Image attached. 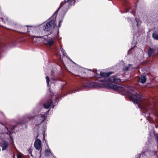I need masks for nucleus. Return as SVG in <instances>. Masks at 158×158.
<instances>
[{"instance_id":"obj_28","label":"nucleus","mask_w":158,"mask_h":158,"mask_svg":"<svg viewBox=\"0 0 158 158\" xmlns=\"http://www.w3.org/2000/svg\"><path fill=\"white\" fill-rule=\"evenodd\" d=\"M157 142H158V137H157Z\"/></svg>"},{"instance_id":"obj_17","label":"nucleus","mask_w":158,"mask_h":158,"mask_svg":"<svg viewBox=\"0 0 158 158\" xmlns=\"http://www.w3.org/2000/svg\"><path fill=\"white\" fill-rule=\"evenodd\" d=\"M46 82L47 84V85L48 86L49 84V82L50 81V79L49 77L48 76H47L46 77Z\"/></svg>"},{"instance_id":"obj_12","label":"nucleus","mask_w":158,"mask_h":158,"mask_svg":"<svg viewBox=\"0 0 158 158\" xmlns=\"http://www.w3.org/2000/svg\"><path fill=\"white\" fill-rule=\"evenodd\" d=\"M152 37L154 40H158V28L153 33Z\"/></svg>"},{"instance_id":"obj_4","label":"nucleus","mask_w":158,"mask_h":158,"mask_svg":"<svg viewBox=\"0 0 158 158\" xmlns=\"http://www.w3.org/2000/svg\"><path fill=\"white\" fill-rule=\"evenodd\" d=\"M35 37L41 38L42 41L46 40L47 41L46 44L49 46H51L53 45L54 42V40L51 38L48 37V35H45L43 36H37Z\"/></svg>"},{"instance_id":"obj_29","label":"nucleus","mask_w":158,"mask_h":158,"mask_svg":"<svg viewBox=\"0 0 158 158\" xmlns=\"http://www.w3.org/2000/svg\"><path fill=\"white\" fill-rule=\"evenodd\" d=\"M28 118H30V117H28Z\"/></svg>"},{"instance_id":"obj_26","label":"nucleus","mask_w":158,"mask_h":158,"mask_svg":"<svg viewBox=\"0 0 158 158\" xmlns=\"http://www.w3.org/2000/svg\"><path fill=\"white\" fill-rule=\"evenodd\" d=\"M43 135H44V134Z\"/></svg>"},{"instance_id":"obj_14","label":"nucleus","mask_w":158,"mask_h":158,"mask_svg":"<svg viewBox=\"0 0 158 158\" xmlns=\"http://www.w3.org/2000/svg\"><path fill=\"white\" fill-rule=\"evenodd\" d=\"M112 73L111 72H109L108 73L101 72L100 73V75L102 76L107 77L110 75Z\"/></svg>"},{"instance_id":"obj_16","label":"nucleus","mask_w":158,"mask_h":158,"mask_svg":"<svg viewBox=\"0 0 158 158\" xmlns=\"http://www.w3.org/2000/svg\"><path fill=\"white\" fill-rule=\"evenodd\" d=\"M154 52V50L152 48H150L148 51V54L149 56H150Z\"/></svg>"},{"instance_id":"obj_6","label":"nucleus","mask_w":158,"mask_h":158,"mask_svg":"<svg viewBox=\"0 0 158 158\" xmlns=\"http://www.w3.org/2000/svg\"><path fill=\"white\" fill-rule=\"evenodd\" d=\"M34 145L36 149L39 150H41V141L40 139H37L35 141Z\"/></svg>"},{"instance_id":"obj_19","label":"nucleus","mask_w":158,"mask_h":158,"mask_svg":"<svg viewBox=\"0 0 158 158\" xmlns=\"http://www.w3.org/2000/svg\"><path fill=\"white\" fill-rule=\"evenodd\" d=\"M131 65L130 64H129L128 66L124 68V70H128V69L129 68V67Z\"/></svg>"},{"instance_id":"obj_5","label":"nucleus","mask_w":158,"mask_h":158,"mask_svg":"<svg viewBox=\"0 0 158 158\" xmlns=\"http://www.w3.org/2000/svg\"><path fill=\"white\" fill-rule=\"evenodd\" d=\"M134 22H131V25L133 29L138 30L140 26L141 23V21L139 19L136 18Z\"/></svg>"},{"instance_id":"obj_7","label":"nucleus","mask_w":158,"mask_h":158,"mask_svg":"<svg viewBox=\"0 0 158 158\" xmlns=\"http://www.w3.org/2000/svg\"><path fill=\"white\" fill-rule=\"evenodd\" d=\"M2 21H3L5 24H7L11 26H15L14 22L9 19L6 16L4 17V18L2 19Z\"/></svg>"},{"instance_id":"obj_18","label":"nucleus","mask_w":158,"mask_h":158,"mask_svg":"<svg viewBox=\"0 0 158 158\" xmlns=\"http://www.w3.org/2000/svg\"><path fill=\"white\" fill-rule=\"evenodd\" d=\"M60 50L61 52L62 53L63 55L64 56L66 55V53L64 52V50L63 49V48H60Z\"/></svg>"},{"instance_id":"obj_27","label":"nucleus","mask_w":158,"mask_h":158,"mask_svg":"<svg viewBox=\"0 0 158 158\" xmlns=\"http://www.w3.org/2000/svg\"><path fill=\"white\" fill-rule=\"evenodd\" d=\"M54 106H53L52 108H54Z\"/></svg>"},{"instance_id":"obj_30","label":"nucleus","mask_w":158,"mask_h":158,"mask_svg":"<svg viewBox=\"0 0 158 158\" xmlns=\"http://www.w3.org/2000/svg\"><path fill=\"white\" fill-rule=\"evenodd\" d=\"M156 128H157V126H156Z\"/></svg>"},{"instance_id":"obj_22","label":"nucleus","mask_w":158,"mask_h":158,"mask_svg":"<svg viewBox=\"0 0 158 158\" xmlns=\"http://www.w3.org/2000/svg\"><path fill=\"white\" fill-rule=\"evenodd\" d=\"M30 29H29V28H28V29H27V32H30Z\"/></svg>"},{"instance_id":"obj_8","label":"nucleus","mask_w":158,"mask_h":158,"mask_svg":"<svg viewBox=\"0 0 158 158\" xmlns=\"http://www.w3.org/2000/svg\"><path fill=\"white\" fill-rule=\"evenodd\" d=\"M109 81L115 83H118L121 81V80L117 78L115 76H111L109 78Z\"/></svg>"},{"instance_id":"obj_21","label":"nucleus","mask_w":158,"mask_h":158,"mask_svg":"<svg viewBox=\"0 0 158 158\" xmlns=\"http://www.w3.org/2000/svg\"><path fill=\"white\" fill-rule=\"evenodd\" d=\"M17 158H22V156L20 154H19L17 156Z\"/></svg>"},{"instance_id":"obj_9","label":"nucleus","mask_w":158,"mask_h":158,"mask_svg":"<svg viewBox=\"0 0 158 158\" xmlns=\"http://www.w3.org/2000/svg\"><path fill=\"white\" fill-rule=\"evenodd\" d=\"M9 144L7 142L3 141L2 143H0V146L2 148V150L6 149L8 146Z\"/></svg>"},{"instance_id":"obj_3","label":"nucleus","mask_w":158,"mask_h":158,"mask_svg":"<svg viewBox=\"0 0 158 158\" xmlns=\"http://www.w3.org/2000/svg\"><path fill=\"white\" fill-rule=\"evenodd\" d=\"M74 0H67L66 1L65 0L63 3L61 4L59 8L55 12L54 15H56L58 10L60 8H63L65 7V11H66L69 8V6L72 5L73 4H74Z\"/></svg>"},{"instance_id":"obj_23","label":"nucleus","mask_w":158,"mask_h":158,"mask_svg":"<svg viewBox=\"0 0 158 158\" xmlns=\"http://www.w3.org/2000/svg\"><path fill=\"white\" fill-rule=\"evenodd\" d=\"M49 110H48L46 112V114H47L49 112Z\"/></svg>"},{"instance_id":"obj_11","label":"nucleus","mask_w":158,"mask_h":158,"mask_svg":"<svg viewBox=\"0 0 158 158\" xmlns=\"http://www.w3.org/2000/svg\"><path fill=\"white\" fill-rule=\"evenodd\" d=\"M52 102L51 100H49L44 104V108L45 109H48L51 106Z\"/></svg>"},{"instance_id":"obj_15","label":"nucleus","mask_w":158,"mask_h":158,"mask_svg":"<svg viewBox=\"0 0 158 158\" xmlns=\"http://www.w3.org/2000/svg\"><path fill=\"white\" fill-rule=\"evenodd\" d=\"M52 153L50 149H47L45 150V155L46 156H50Z\"/></svg>"},{"instance_id":"obj_2","label":"nucleus","mask_w":158,"mask_h":158,"mask_svg":"<svg viewBox=\"0 0 158 158\" xmlns=\"http://www.w3.org/2000/svg\"><path fill=\"white\" fill-rule=\"evenodd\" d=\"M56 26L55 20H52L47 22L43 27V29L45 31H51Z\"/></svg>"},{"instance_id":"obj_25","label":"nucleus","mask_w":158,"mask_h":158,"mask_svg":"<svg viewBox=\"0 0 158 158\" xmlns=\"http://www.w3.org/2000/svg\"><path fill=\"white\" fill-rule=\"evenodd\" d=\"M4 135V134H0V135H1L2 136V135Z\"/></svg>"},{"instance_id":"obj_1","label":"nucleus","mask_w":158,"mask_h":158,"mask_svg":"<svg viewBox=\"0 0 158 158\" xmlns=\"http://www.w3.org/2000/svg\"><path fill=\"white\" fill-rule=\"evenodd\" d=\"M106 82L105 80H100L99 81V85L101 87H108L109 88L114 89L117 90L118 91L124 92L125 90H127L129 93L128 95L131 98V100L134 103L138 104V106L141 109L146 110V108L144 106H140L138 103L142 100V96L139 94H137L135 92V88L134 87H123L115 85L112 84H107L106 85Z\"/></svg>"},{"instance_id":"obj_20","label":"nucleus","mask_w":158,"mask_h":158,"mask_svg":"<svg viewBox=\"0 0 158 158\" xmlns=\"http://www.w3.org/2000/svg\"><path fill=\"white\" fill-rule=\"evenodd\" d=\"M62 22V20H60L59 21V25H58V27H60L61 26V24H60V23Z\"/></svg>"},{"instance_id":"obj_10","label":"nucleus","mask_w":158,"mask_h":158,"mask_svg":"<svg viewBox=\"0 0 158 158\" xmlns=\"http://www.w3.org/2000/svg\"><path fill=\"white\" fill-rule=\"evenodd\" d=\"M146 80V78L144 76H141L138 78V81L141 83H144Z\"/></svg>"},{"instance_id":"obj_13","label":"nucleus","mask_w":158,"mask_h":158,"mask_svg":"<svg viewBox=\"0 0 158 158\" xmlns=\"http://www.w3.org/2000/svg\"><path fill=\"white\" fill-rule=\"evenodd\" d=\"M46 115L45 114H42L40 116L38 117V119H40L39 123H41L45 119Z\"/></svg>"},{"instance_id":"obj_24","label":"nucleus","mask_w":158,"mask_h":158,"mask_svg":"<svg viewBox=\"0 0 158 158\" xmlns=\"http://www.w3.org/2000/svg\"><path fill=\"white\" fill-rule=\"evenodd\" d=\"M87 70H89V71H92V70L91 69H87Z\"/></svg>"}]
</instances>
